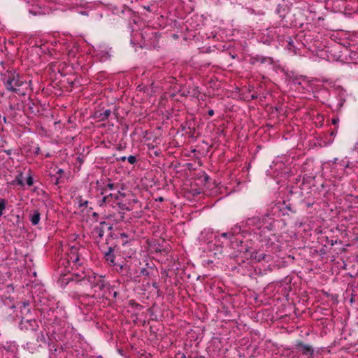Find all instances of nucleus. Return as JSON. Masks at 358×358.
Masks as SVG:
<instances>
[{"instance_id": "nucleus-1", "label": "nucleus", "mask_w": 358, "mask_h": 358, "mask_svg": "<svg viewBox=\"0 0 358 358\" xmlns=\"http://www.w3.org/2000/svg\"><path fill=\"white\" fill-rule=\"evenodd\" d=\"M78 248L71 247L67 259H61L58 263L57 272L64 278L66 275V273L71 272V277L64 278V280L74 281L79 285L82 286L85 290L88 289H94V294H97L98 297H103L104 294L100 293L106 287V283L102 275L96 274L95 273L80 269L83 262L80 259Z\"/></svg>"}, {"instance_id": "nucleus-2", "label": "nucleus", "mask_w": 358, "mask_h": 358, "mask_svg": "<svg viewBox=\"0 0 358 358\" xmlns=\"http://www.w3.org/2000/svg\"><path fill=\"white\" fill-rule=\"evenodd\" d=\"M1 77L7 90L21 95L25 94L24 90L27 88V83L15 70L7 71L1 75Z\"/></svg>"}, {"instance_id": "nucleus-3", "label": "nucleus", "mask_w": 358, "mask_h": 358, "mask_svg": "<svg viewBox=\"0 0 358 358\" xmlns=\"http://www.w3.org/2000/svg\"><path fill=\"white\" fill-rule=\"evenodd\" d=\"M160 37L161 34L159 32L154 31L152 29L146 28L141 33L143 45H141V47L148 49L159 48V38Z\"/></svg>"}, {"instance_id": "nucleus-4", "label": "nucleus", "mask_w": 358, "mask_h": 358, "mask_svg": "<svg viewBox=\"0 0 358 358\" xmlns=\"http://www.w3.org/2000/svg\"><path fill=\"white\" fill-rule=\"evenodd\" d=\"M301 14V12L300 11L294 13L290 10L283 19H281L282 26L286 27H301L303 23L299 22L296 18V17H299Z\"/></svg>"}, {"instance_id": "nucleus-5", "label": "nucleus", "mask_w": 358, "mask_h": 358, "mask_svg": "<svg viewBox=\"0 0 358 358\" xmlns=\"http://www.w3.org/2000/svg\"><path fill=\"white\" fill-rule=\"evenodd\" d=\"M101 199L99 201V205L100 207H102L103 206L109 205L111 207L115 206L116 201L120 200V196H125L124 193L120 192V191L117 192V194H104L103 195Z\"/></svg>"}, {"instance_id": "nucleus-6", "label": "nucleus", "mask_w": 358, "mask_h": 358, "mask_svg": "<svg viewBox=\"0 0 358 358\" xmlns=\"http://www.w3.org/2000/svg\"><path fill=\"white\" fill-rule=\"evenodd\" d=\"M22 103L16 98L13 97L9 99L8 107L6 111L8 113V117L13 119L17 115V111L21 110Z\"/></svg>"}, {"instance_id": "nucleus-7", "label": "nucleus", "mask_w": 358, "mask_h": 358, "mask_svg": "<svg viewBox=\"0 0 358 358\" xmlns=\"http://www.w3.org/2000/svg\"><path fill=\"white\" fill-rule=\"evenodd\" d=\"M38 324L36 320H22L20 328L22 330L36 331L38 328Z\"/></svg>"}, {"instance_id": "nucleus-8", "label": "nucleus", "mask_w": 358, "mask_h": 358, "mask_svg": "<svg viewBox=\"0 0 358 358\" xmlns=\"http://www.w3.org/2000/svg\"><path fill=\"white\" fill-rule=\"evenodd\" d=\"M101 185H99V181H96L97 185L99 186V189H101V195H104L106 194L107 189L110 190H113L115 189V185L114 183L111 182L110 178H106L104 180H101Z\"/></svg>"}, {"instance_id": "nucleus-9", "label": "nucleus", "mask_w": 358, "mask_h": 358, "mask_svg": "<svg viewBox=\"0 0 358 358\" xmlns=\"http://www.w3.org/2000/svg\"><path fill=\"white\" fill-rule=\"evenodd\" d=\"M110 115L111 110L110 109L103 110V108H100L94 112L92 117L97 119L99 121H106L108 119Z\"/></svg>"}, {"instance_id": "nucleus-10", "label": "nucleus", "mask_w": 358, "mask_h": 358, "mask_svg": "<svg viewBox=\"0 0 358 358\" xmlns=\"http://www.w3.org/2000/svg\"><path fill=\"white\" fill-rule=\"evenodd\" d=\"M20 214H23L20 210H18L17 213H14L13 211L10 213L6 215L4 217L8 223L10 224H20V222H23V217Z\"/></svg>"}, {"instance_id": "nucleus-11", "label": "nucleus", "mask_w": 358, "mask_h": 358, "mask_svg": "<svg viewBox=\"0 0 358 358\" xmlns=\"http://www.w3.org/2000/svg\"><path fill=\"white\" fill-rule=\"evenodd\" d=\"M347 97L346 90L343 88H341L338 90V95L336 96V103L335 106V108L337 111L341 110L342 107L343 106Z\"/></svg>"}, {"instance_id": "nucleus-12", "label": "nucleus", "mask_w": 358, "mask_h": 358, "mask_svg": "<svg viewBox=\"0 0 358 358\" xmlns=\"http://www.w3.org/2000/svg\"><path fill=\"white\" fill-rule=\"evenodd\" d=\"M273 220V217H271L269 214H265L262 218L259 216H253L252 218H248V221H251L252 224H258L261 222L263 224H272Z\"/></svg>"}, {"instance_id": "nucleus-13", "label": "nucleus", "mask_w": 358, "mask_h": 358, "mask_svg": "<svg viewBox=\"0 0 358 358\" xmlns=\"http://www.w3.org/2000/svg\"><path fill=\"white\" fill-rule=\"evenodd\" d=\"M64 352L62 347L55 348L54 350L52 348L50 349V358H64Z\"/></svg>"}, {"instance_id": "nucleus-14", "label": "nucleus", "mask_w": 358, "mask_h": 358, "mask_svg": "<svg viewBox=\"0 0 358 358\" xmlns=\"http://www.w3.org/2000/svg\"><path fill=\"white\" fill-rule=\"evenodd\" d=\"M290 8L285 4H278L276 13L279 15L280 19H283L285 16L290 11Z\"/></svg>"}, {"instance_id": "nucleus-15", "label": "nucleus", "mask_w": 358, "mask_h": 358, "mask_svg": "<svg viewBox=\"0 0 358 358\" xmlns=\"http://www.w3.org/2000/svg\"><path fill=\"white\" fill-rule=\"evenodd\" d=\"M41 214L38 210H32L29 211V218L32 224H38L41 219Z\"/></svg>"}, {"instance_id": "nucleus-16", "label": "nucleus", "mask_w": 358, "mask_h": 358, "mask_svg": "<svg viewBox=\"0 0 358 358\" xmlns=\"http://www.w3.org/2000/svg\"><path fill=\"white\" fill-rule=\"evenodd\" d=\"M282 206L283 207L280 208V210L282 212V216H285L286 215H289V212H290L292 214H295L296 210L292 208L290 203L286 204L285 201H284Z\"/></svg>"}, {"instance_id": "nucleus-17", "label": "nucleus", "mask_w": 358, "mask_h": 358, "mask_svg": "<svg viewBox=\"0 0 358 358\" xmlns=\"http://www.w3.org/2000/svg\"><path fill=\"white\" fill-rule=\"evenodd\" d=\"M105 259L111 265H116V263L115 262V255L113 254V249L111 247L108 248V252H105Z\"/></svg>"}, {"instance_id": "nucleus-18", "label": "nucleus", "mask_w": 358, "mask_h": 358, "mask_svg": "<svg viewBox=\"0 0 358 358\" xmlns=\"http://www.w3.org/2000/svg\"><path fill=\"white\" fill-rule=\"evenodd\" d=\"M13 185H19L20 187L24 186V182L23 180V173L20 172L16 176L14 180L11 182Z\"/></svg>"}, {"instance_id": "nucleus-19", "label": "nucleus", "mask_w": 358, "mask_h": 358, "mask_svg": "<svg viewBox=\"0 0 358 358\" xmlns=\"http://www.w3.org/2000/svg\"><path fill=\"white\" fill-rule=\"evenodd\" d=\"M297 345L301 347L302 352L304 355L310 354L312 355L314 352V350L310 345L303 344L302 343H299Z\"/></svg>"}, {"instance_id": "nucleus-20", "label": "nucleus", "mask_w": 358, "mask_h": 358, "mask_svg": "<svg viewBox=\"0 0 358 358\" xmlns=\"http://www.w3.org/2000/svg\"><path fill=\"white\" fill-rule=\"evenodd\" d=\"M36 341L38 343H46V338L45 335L41 332L39 334L37 335Z\"/></svg>"}, {"instance_id": "nucleus-21", "label": "nucleus", "mask_w": 358, "mask_h": 358, "mask_svg": "<svg viewBox=\"0 0 358 358\" xmlns=\"http://www.w3.org/2000/svg\"><path fill=\"white\" fill-rule=\"evenodd\" d=\"M94 235H97L99 237H102L103 235V230L101 227H96L93 231Z\"/></svg>"}, {"instance_id": "nucleus-22", "label": "nucleus", "mask_w": 358, "mask_h": 358, "mask_svg": "<svg viewBox=\"0 0 358 358\" xmlns=\"http://www.w3.org/2000/svg\"><path fill=\"white\" fill-rule=\"evenodd\" d=\"M6 199H0V217L3 215V210L6 208Z\"/></svg>"}, {"instance_id": "nucleus-23", "label": "nucleus", "mask_w": 358, "mask_h": 358, "mask_svg": "<svg viewBox=\"0 0 358 358\" xmlns=\"http://www.w3.org/2000/svg\"><path fill=\"white\" fill-rule=\"evenodd\" d=\"M265 57H259V56H257V57H252L250 60H251V63L252 64H254L255 62H261L262 63L264 62H265Z\"/></svg>"}, {"instance_id": "nucleus-24", "label": "nucleus", "mask_w": 358, "mask_h": 358, "mask_svg": "<svg viewBox=\"0 0 358 358\" xmlns=\"http://www.w3.org/2000/svg\"><path fill=\"white\" fill-rule=\"evenodd\" d=\"M26 183L28 186L31 187L34 184V179L31 174H29V176L26 178Z\"/></svg>"}, {"instance_id": "nucleus-25", "label": "nucleus", "mask_w": 358, "mask_h": 358, "mask_svg": "<svg viewBox=\"0 0 358 358\" xmlns=\"http://www.w3.org/2000/svg\"><path fill=\"white\" fill-rule=\"evenodd\" d=\"M115 206H118L119 208L122 210H129L130 209L126 206V204L121 203L119 200L116 201Z\"/></svg>"}, {"instance_id": "nucleus-26", "label": "nucleus", "mask_w": 358, "mask_h": 358, "mask_svg": "<svg viewBox=\"0 0 358 358\" xmlns=\"http://www.w3.org/2000/svg\"><path fill=\"white\" fill-rule=\"evenodd\" d=\"M234 234L231 232H223L221 234V236L227 239L231 240Z\"/></svg>"}, {"instance_id": "nucleus-27", "label": "nucleus", "mask_w": 358, "mask_h": 358, "mask_svg": "<svg viewBox=\"0 0 358 358\" xmlns=\"http://www.w3.org/2000/svg\"><path fill=\"white\" fill-rule=\"evenodd\" d=\"M127 161L131 164H134L136 162V157L134 155H130L127 158Z\"/></svg>"}, {"instance_id": "nucleus-28", "label": "nucleus", "mask_w": 358, "mask_h": 358, "mask_svg": "<svg viewBox=\"0 0 358 358\" xmlns=\"http://www.w3.org/2000/svg\"><path fill=\"white\" fill-rule=\"evenodd\" d=\"M114 266H115V269L117 272H122L125 266L116 263V265H115Z\"/></svg>"}, {"instance_id": "nucleus-29", "label": "nucleus", "mask_w": 358, "mask_h": 358, "mask_svg": "<svg viewBox=\"0 0 358 358\" xmlns=\"http://www.w3.org/2000/svg\"><path fill=\"white\" fill-rule=\"evenodd\" d=\"M287 47V49L289 50H293V48H295V46L294 45V42L291 40L290 38H289V41H288Z\"/></svg>"}, {"instance_id": "nucleus-30", "label": "nucleus", "mask_w": 358, "mask_h": 358, "mask_svg": "<svg viewBox=\"0 0 358 358\" xmlns=\"http://www.w3.org/2000/svg\"><path fill=\"white\" fill-rule=\"evenodd\" d=\"M202 177H203V181L205 182V185L208 183L209 181L210 180V178L205 172L203 173V176H201V178H202Z\"/></svg>"}, {"instance_id": "nucleus-31", "label": "nucleus", "mask_w": 358, "mask_h": 358, "mask_svg": "<svg viewBox=\"0 0 358 358\" xmlns=\"http://www.w3.org/2000/svg\"><path fill=\"white\" fill-rule=\"evenodd\" d=\"M255 258L259 262V261H261L262 259H264L265 255L263 254V253H259V254H257V255H255Z\"/></svg>"}, {"instance_id": "nucleus-32", "label": "nucleus", "mask_w": 358, "mask_h": 358, "mask_svg": "<svg viewBox=\"0 0 358 358\" xmlns=\"http://www.w3.org/2000/svg\"><path fill=\"white\" fill-rule=\"evenodd\" d=\"M55 179V182H54V184L55 185H59L62 181H61V176H52Z\"/></svg>"}, {"instance_id": "nucleus-33", "label": "nucleus", "mask_w": 358, "mask_h": 358, "mask_svg": "<svg viewBox=\"0 0 358 358\" xmlns=\"http://www.w3.org/2000/svg\"><path fill=\"white\" fill-rule=\"evenodd\" d=\"M188 129L189 130V136L190 137H193V135L196 131V129L195 128H191L190 127H188ZM187 134H188V131L186 132Z\"/></svg>"}, {"instance_id": "nucleus-34", "label": "nucleus", "mask_w": 358, "mask_h": 358, "mask_svg": "<svg viewBox=\"0 0 358 358\" xmlns=\"http://www.w3.org/2000/svg\"><path fill=\"white\" fill-rule=\"evenodd\" d=\"M180 92H181V95L183 96H187L189 93V91H187L185 90H180Z\"/></svg>"}, {"instance_id": "nucleus-35", "label": "nucleus", "mask_w": 358, "mask_h": 358, "mask_svg": "<svg viewBox=\"0 0 358 358\" xmlns=\"http://www.w3.org/2000/svg\"><path fill=\"white\" fill-rule=\"evenodd\" d=\"M338 122H339L338 117H334L331 120V123L334 125H336L338 123Z\"/></svg>"}, {"instance_id": "nucleus-36", "label": "nucleus", "mask_w": 358, "mask_h": 358, "mask_svg": "<svg viewBox=\"0 0 358 358\" xmlns=\"http://www.w3.org/2000/svg\"><path fill=\"white\" fill-rule=\"evenodd\" d=\"M0 348H1V350H0V352H1L3 351V349H5V350H6L8 351L12 350V345H9L7 348H6L5 346L0 345Z\"/></svg>"}, {"instance_id": "nucleus-37", "label": "nucleus", "mask_w": 358, "mask_h": 358, "mask_svg": "<svg viewBox=\"0 0 358 358\" xmlns=\"http://www.w3.org/2000/svg\"><path fill=\"white\" fill-rule=\"evenodd\" d=\"M76 161L79 162L80 165H81L83 163L84 159H83V157H78L76 158Z\"/></svg>"}, {"instance_id": "nucleus-38", "label": "nucleus", "mask_w": 358, "mask_h": 358, "mask_svg": "<svg viewBox=\"0 0 358 358\" xmlns=\"http://www.w3.org/2000/svg\"><path fill=\"white\" fill-rule=\"evenodd\" d=\"M127 159V157L123 156V157H118V158H116V161L117 162H124L125 160Z\"/></svg>"}, {"instance_id": "nucleus-39", "label": "nucleus", "mask_w": 358, "mask_h": 358, "mask_svg": "<svg viewBox=\"0 0 358 358\" xmlns=\"http://www.w3.org/2000/svg\"><path fill=\"white\" fill-rule=\"evenodd\" d=\"M87 204H88V201H83V203H80L79 204V206H80V207H82V206L87 207Z\"/></svg>"}, {"instance_id": "nucleus-40", "label": "nucleus", "mask_w": 358, "mask_h": 358, "mask_svg": "<svg viewBox=\"0 0 358 358\" xmlns=\"http://www.w3.org/2000/svg\"><path fill=\"white\" fill-rule=\"evenodd\" d=\"M64 173V171L62 169H59L57 171V174L59 175L60 176Z\"/></svg>"}, {"instance_id": "nucleus-41", "label": "nucleus", "mask_w": 358, "mask_h": 358, "mask_svg": "<svg viewBox=\"0 0 358 358\" xmlns=\"http://www.w3.org/2000/svg\"><path fill=\"white\" fill-rule=\"evenodd\" d=\"M336 132H337V129L336 128H334V129H332L330 131V135L331 136H334V135H336Z\"/></svg>"}, {"instance_id": "nucleus-42", "label": "nucleus", "mask_w": 358, "mask_h": 358, "mask_svg": "<svg viewBox=\"0 0 358 358\" xmlns=\"http://www.w3.org/2000/svg\"><path fill=\"white\" fill-rule=\"evenodd\" d=\"M213 51V50L211 49V47H208L207 48H206V50L204 51V52L206 53H210Z\"/></svg>"}, {"instance_id": "nucleus-43", "label": "nucleus", "mask_w": 358, "mask_h": 358, "mask_svg": "<svg viewBox=\"0 0 358 358\" xmlns=\"http://www.w3.org/2000/svg\"><path fill=\"white\" fill-rule=\"evenodd\" d=\"M2 120H3V122L4 124H7V123L8 122L7 121V117H6V116H5V115H4V116H3V117H2Z\"/></svg>"}, {"instance_id": "nucleus-44", "label": "nucleus", "mask_w": 358, "mask_h": 358, "mask_svg": "<svg viewBox=\"0 0 358 358\" xmlns=\"http://www.w3.org/2000/svg\"><path fill=\"white\" fill-rule=\"evenodd\" d=\"M208 114L210 115V116H213L214 115V110H209L208 111Z\"/></svg>"}, {"instance_id": "nucleus-45", "label": "nucleus", "mask_w": 358, "mask_h": 358, "mask_svg": "<svg viewBox=\"0 0 358 358\" xmlns=\"http://www.w3.org/2000/svg\"><path fill=\"white\" fill-rule=\"evenodd\" d=\"M39 152H40V148L37 147V148H36V150H35L34 153H35L36 155H38V154H39Z\"/></svg>"}, {"instance_id": "nucleus-46", "label": "nucleus", "mask_w": 358, "mask_h": 358, "mask_svg": "<svg viewBox=\"0 0 358 358\" xmlns=\"http://www.w3.org/2000/svg\"><path fill=\"white\" fill-rule=\"evenodd\" d=\"M293 189H294V187H293V186H292V187H290V189L289 190V194H294Z\"/></svg>"}, {"instance_id": "nucleus-47", "label": "nucleus", "mask_w": 358, "mask_h": 358, "mask_svg": "<svg viewBox=\"0 0 358 358\" xmlns=\"http://www.w3.org/2000/svg\"><path fill=\"white\" fill-rule=\"evenodd\" d=\"M124 149V147H122L121 145H119L117 147V150H122Z\"/></svg>"}, {"instance_id": "nucleus-48", "label": "nucleus", "mask_w": 358, "mask_h": 358, "mask_svg": "<svg viewBox=\"0 0 358 358\" xmlns=\"http://www.w3.org/2000/svg\"><path fill=\"white\" fill-rule=\"evenodd\" d=\"M77 199H78L79 204H80V203H83V199H82V196H78V197L77 198Z\"/></svg>"}, {"instance_id": "nucleus-49", "label": "nucleus", "mask_w": 358, "mask_h": 358, "mask_svg": "<svg viewBox=\"0 0 358 358\" xmlns=\"http://www.w3.org/2000/svg\"><path fill=\"white\" fill-rule=\"evenodd\" d=\"M257 95L252 94V95L251 96V99H257Z\"/></svg>"}, {"instance_id": "nucleus-50", "label": "nucleus", "mask_w": 358, "mask_h": 358, "mask_svg": "<svg viewBox=\"0 0 358 358\" xmlns=\"http://www.w3.org/2000/svg\"><path fill=\"white\" fill-rule=\"evenodd\" d=\"M157 200L159 201H164V198L160 196Z\"/></svg>"}, {"instance_id": "nucleus-51", "label": "nucleus", "mask_w": 358, "mask_h": 358, "mask_svg": "<svg viewBox=\"0 0 358 358\" xmlns=\"http://www.w3.org/2000/svg\"><path fill=\"white\" fill-rule=\"evenodd\" d=\"M87 299H88V296H83V299L81 300V302L83 303V301Z\"/></svg>"}, {"instance_id": "nucleus-52", "label": "nucleus", "mask_w": 358, "mask_h": 358, "mask_svg": "<svg viewBox=\"0 0 358 358\" xmlns=\"http://www.w3.org/2000/svg\"><path fill=\"white\" fill-rule=\"evenodd\" d=\"M92 215L93 217H97L98 214L96 213H93Z\"/></svg>"}, {"instance_id": "nucleus-53", "label": "nucleus", "mask_w": 358, "mask_h": 358, "mask_svg": "<svg viewBox=\"0 0 358 358\" xmlns=\"http://www.w3.org/2000/svg\"><path fill=\"white\" fill-rule=\"evenodd\" d=\"M121 236L127 237V236L124 233L121 234Z\"/></svg>"}, {"instance_id": "nucleus-54", "label": "nucleus", "mask_w": 358, "mask_h": 358, "mask_svg": "<svg viewBox=\"0 0 358 358\" xmlns=\"http://www.w3.org/2000/svg\"><path fill=\"white\" fill-rule=\"evenodd\" d=\"M93 358H103V357H102V356H101V355H99V356L94 357H93Z\"/></svg>"}, {"instance_id": "nucleus-55", "label": "nucleus", "mask_w": 358, "mask_h": 358, "mask_svg": "<svg viewBox=\"0 0 358 358\" xmlns=\"http://www.w3.org/2000/svg\"><path fill=\"white\" fill-rule=\"evenodd\" d=\"M99 224H106L105 221H101L99 222Z\"/></svg>"}, {"instance_id": "nucleus-56", "label": "nucleus", "mask_w": 358, "mask_h": 358, "mask_svg": "<svg viewBox=\"0 0 358 358\" xmlns=\"http://www.w3.org/2000/svg\"><path fill=\"white\" fill-rule=\"evenodd\" d=\"M312 205H313V204H310V203H307V206H308V207H310Z\"/></svg>"}, {"instance_id": "nucleus-57", "label": "nucleus", "mask_w": 358, "mask_h": 358, "mask_svg": "<svg viewBox=\"0 0 358 358\" xmlns=\"http://www.w3.org/2000/svg\"><path fill=\"white\" fill-rule=\"evenodd\" d=\"M185 129V127L182 126V130L184 131Z\"/></svg>"}, {"instance_id": "nucleus-58", "label": "nucleus", "mask_w": 358, "mask_h": 358, "mask_svg": "<svg viewBox=\"0 0 358 358\" xmlns=\"http://www.w3.org/2000/svg\"><path fill=\"white\" fill-rule=\"evenodd\" d=\"M155 155L156 156H158V155H159V153H158V152H155Z\"/></svg>"}, {"instance_id": "nucleus-59", "label": "nucleus", "mask_w": 358, "mask_h": 358, "mask_svg": "<svg viewBox=\"0 0 358 358\" xmlns=\"http://www.w3.org/2000/svg\"><path fill=\"white\" fill-rule=\"evenodd\" d=\"M69 83L71 85H73V81H71V83H70V82H69Z\"/></svg>"}, {"instance_id": "nucleus-60", "label": "nucleus", "mask_w": 358, "mask_h": 358, "mask_svg": "<svg viewBox=\"0 0 358 358\" xmlns=\"http://www.w3.org/2000/svg\"><path fill=\"white\" fill-rule=\"evenodd\" d=\"M108 229H109V230H111V229H112V227H111V226H109Z\"/></svg>"}, {"instance_id": "nucleus-61", "label": "nucleus", "mask_w": 358, "mask_h": 358, "mask_svg": "<svg viewBox=\"0 0 358 358\" xmlns=\"http://www.w3.org/2000/svg\"><path fill=\"white\" fill-rule=\"evenodd\" d=\"M304 180H305V178H303V182H302V185L304 184Z\"/></svg>"}, {"instance_id": "nucleus-62", "label": "nucleus", "mask_w": 358, "mask_h": 358, "mask_svg": "<svg viewBox=\"0 0 358 358\" xmlns=\"http://www.w3.org/2000/svg\"><path fill=\"white\" fill-rule=\"evenodd\" d=\"M0 350H1V348H0Z\"/></svg>"}]
</instances>
